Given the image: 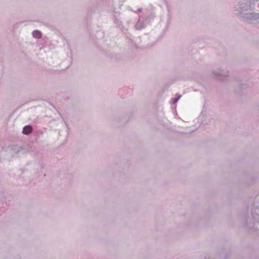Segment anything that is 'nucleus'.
I'll return each mask as SVG.
<instances>
[{"label": "nucleus", "mask_w": 259, "mask_h": 259, "mask_svg": "<svg viewBox=\"0 0 259 259\" xmlns=\"http://www.w3.org/2000/svg\"><path fill=\"white\" fill-rule=\"evenodd\" d=\"M22 132L24 134L28 135L32 132V127L29 125L25 126Z\"/></svg>", "instance_id": "obj_1"}, {"label": "nucleus", "mask_w": 259, "mask_h": 259, "mask_svg": "<svg viewBox=\"0 0 259 259\" xmlns=\"http://www.w3.org/2000/svg\"><path fill=\"white\" fill-rule=\"evenodd\" d=\"M32 35H33V37L37 38H39L41 37V32L38 30L34 31L32 33Z\"/></svg>", "instance_id": "obj_2"}, {"label": "nucleus", "mask_w": 259, "mask_h": 259, "mask_svg": "<svg viewBox=\"0 0 259 259\" xmlns=\"http://www.w3.org/2000/svg\"><path fill=\"white\" fill-rule=\"evenodd\" d=\"M179 99V98H178V99H174V103H176L178 101Z\"/></svg>", "instance_id": "obj_3"}]
</instances>
